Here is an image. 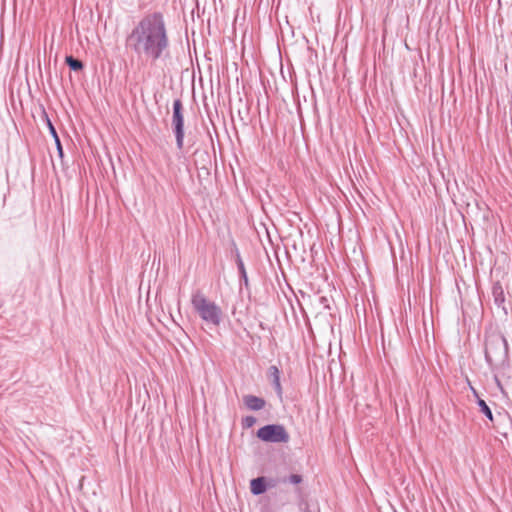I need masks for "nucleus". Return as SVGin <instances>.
I'll use <instances>...</instances> for the list:
<instances>
[{"label": "nucleus", "mask_w": 512, "mask_h": 512, "mask_svg": "<svg viewBox=\"0 0 512 512\" xmlns=\"http://www.w3.org/2000/svg\"><path fill=\"white\" fill-rule=\"evenodd\" d=\"M126 44L135 54L152 62L169 57L164 15L158 11L145 14L127 36Z\"/></svg>", "instance_id": "f257e3e1"}, {"label": "nucleus", "mask_w": 512, "mask_h": 512, "mask_svg": "<svg viewBox=\"0 0 512 512\" xmlns=\"http://www.w3.org/2000/svg\"><path fill=\"white\" fill-rule=\"evenodd\" d=\"M191 304L199 317L207 324L219 326L222 322V309L209 300L201 291H195L191 296Z\"/></svg>", "instance_id": "f03ea898"}, {"label": "nucleus", "mask_w": 512, "mask_h": 512, "mask_svg": "<svg viewBox=\"0 0 512 512\" xmlns=\"http://www.w3.org/2000/svg\"><path fill=\"white\" fill-rule=\"evenodd\" d=\"M485 359L493 369L505 365L508 360V343L502 334L492 333L486 338Z\"/></svg>", "instance_id": "7ed1b4c3"}, {"label": "nucleus", "mask_w": 512, "mask_h": 512, "mask_svg": "<svg viewBox=\"0 0 512 512\" xmlns=\"http://www.w3.org/2000/svg\"><path fill=\"white\" fill-rule=\"evenodd\" d=\"M171 126L176 139V146L179 150L184 147V109L180 99H175L173 102V114Z\"/></svg>", "instance_id": "20e7f679"}, {"label": "nucleus", "mask_w": 512, "mask_h": 512, "mask_svg": "<svg viewBox=\"0 0 512 512\" xmlns=\"http://www.w3.org/2000/svg\"><path fill=\"white\" fill-rule=\"evenodd\" d=\"M257 437L264 442L287 443L290 439L285 427L280 424H269L257 431Z\"/></svg>", "instance_id": "39448f33"}, {"label": "nucleus", "mask_w": 512, "mask_h": 512, "mask_svg": "<svg viewBox=\"0 0 512 512\" xmlns=\"http://www.w3.org/2000/svg\"><path fill=\"white\" fill-rule=\"evenodd\" d=\"M492 296H493V300H494L495 305L498 308H501L506 313V309L504 307L505 294H504L503 286L501 285L500 282H496V283L493 284V286H492Z\"/></svg>", "instance_id": "423d86ee"}, {"label": "nucleus", "mask_w": 512, "mask_h": 512, "mask_svg": "<svg viewBox=\"0 0 512 512\" xmlns=\"http://www.w3.org/2000/svg\"><path fill=\"white\" fill-rule=\"evenodd\" d=\"M243 402L245 406L252 411H259L266 405V401L263 398L254 395H245Z\"/></svg>", "instance_id": "0eeeda50"}, {"label": "nucleus", "mask_w": 512, "mask_h": 512, "mask_svg": "<svg viewBox=\"0 0 512 512\" xmlns=\"http://www.w3.org/2000/svg\"><path fill=\"white\" fill-rule=\"evenodd\" d=\"M268 378L271 380L272 385L278 396H282V386L280 382V371L277 366L272 365L269 367L267 372Z\"/></svg>", "instance_id": "6e6552de"}, {"label": "nucleus", "mask_w": 512, "mask_h": 512, "mask_svg": "<svg viewBox=\"0 0 512 512\" xmlns=\"http://www.w3.org/2000/svg\"><path fill=\"white\" fill-rule=\"evenodd\" d=\"M266 480L264 477L254 478L250 482V490L254 495H261L266 491Z\"/></svg>", "instance_id": "1a4fd4ad"}, {"label": "nucleus", "mask_w": 512, "mask_h": 512, "mask_svg": "<svg viewBox=\"0 0 512 512\" xmlns=\"http://www.w3.org/2000/svg\"><path fill=\"white\" fill-rule=\"evenodd\" d=\"M236 262H237V267H238V270H239V273H240L241 281H243L244 285L246 287H248V276H247V272H246L244 263H243L240 255H237Z\"/></svg>", "instance_id": "9d476101"}, {"label": "nucleus", "mask_w": 512, "mask_h": 512, "mask_svg": "<svg viewBox=\"0 0 512 512\" xmlns=\"http://www.w3.org/2000/svg\"><path fill=\"white\" fill-rule=\"evenodd\" d=\"M65 62L69 66V68L73 71H79L83 68L82 61L74 58L73 56H67L65 59Z\"/></svg>", "instance_id": "9b49d317"}, {"label": "nucleus", "mask_w": 512, "mask_h": 512, "mask_svg": "<svg viewBox=\"0 0 512 512\" xmlns=\"http://www.w3.org/2000/svg\"><path fill=\"white\" fill-rule=\"evenodd\" d=\"M478 400H477V404L480 408V411L492 422L493 421V414H492V411L491 409L489 408V406L486 404V402L479 398L477 396Z\"/></svg>", "instance_id": "f8f14e48"}, {"label": "nucleus", "mask_w": 512, "mask_h": 512, "mask_svg": "<svg viewBox=\"0 0 512 512\" xmlns=\"http://www.w3.org/2000/svg\"><path fill=\"white\" fill-rule=\"evenodd\" d=\"M256 418L254 416H246L242 419L243 428H251L255 425Z\"/></svg>", "instance_id": "ddd939ff"}, {"label": "nucleus", "mask_w": 512, "mask_h": 512, "mask_svg": "<svg viewBox=\"0 0 512 512\" xmlns=\"http://www.w3.org/2000/svg\"><path fill=\"white\" fill-rule=\"evenodd\" d=\"M287 480L292 484H300L302 482V476L299 474H292Z\"/></svg>", "instance_id": "4468645a"}, {"label": "nucleus", "mask_w": 512, "mask_h": 512, "mask_svg": "<svg viewBox=\"0 0 512 512\" xmlns=\"http://www.w3.org/2000/svg\"><path fill=\"white\" fill-rule=\"evenodd\" d=\"M47 123L49 126L50 133H51L52 137L54 138V140L59 139L56 129L54 128L53 124L51 123V121L49 119H47Z\"/></svg>", "instance_id": "2eb2a0df"}, {"label": "nucleus", "mask_w": 512, "mask_h": 512, "mask_svg": "<svg viewBox=\"0 0 512 512\" xmlns=\"http://www.w3.org/2000/svg\"><path fill=\"white\" fill-rule=\"evenodd\" d=\"M55 143H56V146H57V151H58L59 156L63 157V148H62L60 139L55 140Z\"/></svg>", "instance_id": "dca6fc26"}, {"label": "nucleus", "mask_w": 512, "mask_h": 512, "mask_svg": "<svg viewBox=\"0 0 512 512\" xmlns=\"http://www.w3.org/2000/svg\"><path fill=\"white\" fill-rule=\"evenodd\" d=\"M495 382H496L497 386L502 390V385H501V382L497 375L495 376Z\"/></svg>", "instance_id": "f3484780"}]
</instances>
